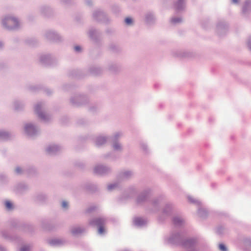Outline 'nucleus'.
<instances>
[{
	"instance_id": "obj_10",
	"label": "nucleus",
	"mask_w": 251,
	"mask_h": 251,
	"mask_svg": "<svg viewBox=\"0 0 251 251\" xmlns=\"http://www.w3.org/2000/svg\"><path fill=\"white\" fill-rule=\"evenodd\" d=\"M6 135L5 132H0V137Z\"/></svg>"
},
{
	"instance_id": "obj_7",
	"label": "nucleus",
	"mask_w": 251,
	"mask_h": 251,
	"mask_svg": "<svg viewBox=\"0 0 251 251\" xmlns=\"http://www.w3.org/2000/svg\"><path fill=\"white\" fill-rule=\"evenodd\" d=\"M15 171L17 174H20L22 172V170L19 167L17 168Z\"/></svg>"
},
{
	"instance_id": "obj_19",
	"label": "nucleus",
	"mask_w": 251,
	"mask_h": 251,
	"mask_svg": "<svg viewBox=\"0 0 251 251\" xmlns=\"http://www.w3.org/2000/svg\"><path fill=\"white\" fill-rule=\"evenodd\" d=\"M98 145H100V144H101V143H100V141H98Z\"/></svg>"
},
{
	"instance_id": "obj_15",
	"label": "nucleus",
	"mask_w": 251,
	"mask_h": 251,
	"mask_svg": "<svg viewBox=\"0 0 251 251\" xmlns=\"http://www.w3.org/2000/svg\"><path fill=\"white\" fill-rule=\"evenodd\" d=\"M79 232H80V229H79V230H78V231L77 230H76V231L73 230V233H78Z\"/></svg>"
},
{
	"instance_id": "obj_9",
	"label": "nucleus",
	"mask_w": 251,
	"mask_h": 251,
	"mask_svg": "<svg viewBox=\"0 0 251 251\" xmlns=\"http://www.w3.org/2000/svg\"><path fill=\"white\" fill-rule=\"evenodd\" d=\"M75 50L76 51H80V50H81V48H80V47H79V46H75Z\"/></svg>"
},
{
	"instance_id": "obj_13",
	"label": "nucleus",
	"mask_w": 251,
	"mask_h": 251,
	"mask_svg": "<svg viewBox=\"0 0 251 251\" xmlns=\"http://www.w3.org/2000/svg\"><path fill=\"white\" fill-rule=\"evenodd\" d=\"M114 185H110L108 186V189L109 190L112 189L114 187Z\"/></svg>"
},
{
	"instance_id": "obj_14",
	"label": "nucleus",
	"mask_w": 251,
	"mask_h": 251,
	"mask_svg": "<svg viewBox=\"0 0 251 251\" xmlns=\"http://www.w3.org/2000/svg\"><path fill=\"white\" fill-rule=\"evenodd\" d=\"M39 108V105H37L36 106V107H35L36 111L38 112Z\"/></svg>"
},
{
	"instance_id": "obj_8",
	"label": "nucleus",
	"mask_w": 251,
	"mask_h": 251,
	"mask_svg": "<svg viewBox=\"0 0 251 251\" xmlns=\"http://www.w3.org/2000/svg\"><path fill=\"white\" fill-rule=\"evenodd\" d=\"M68 206V203L66 201H63L62 202V207L64 208H66Z\"/></svg>"
},
{
	"instance_id": "obj_18",
	"label": "nucleus",
	"mask_w": 251,
	"mask_h": 251,
	"mask_svg": "<svg viewBox=\"0 0 251 251\" xmlns=\"http://www.w3.org/2000/svg\"><path fill=\"white\" fill-rule=\"evenodd\" d=\"M178 21H179V20H173L174 22H178Z\"/></svg>"
},
{
	"instance_id": "obj_3",
	"label": "nucleus",
	"mask_w": 251,
	"mask_h": 251,
	"mask_svg": "<svg viewBox=\"0 0 251 251\" xmlns=\"http://www.w3.org/2000/svg\"><path fill=\"white\" fill-rule=\"evenodd\" d=\"M25 129L26 132H28L30 130H33L34 127L31 124H28V125H26V126L25 127Z\"/></svg>"
},
{
	"instance_id": "obj_4",
	"label": "nucleus",
	"mask_w": 251,
	"mask_h": 251,
	"mask_svg": "<svg viewBox=\"0 0 251 251\" xmlns=\"http://www.w3.org/2000/svg\"><path fill=\"white\" fill-rule=\"evenodd\" d=\"M5 206L7 209H11L12 208V204L9 201H6L5 202Z\"/></svg>"
},
{
	"instance_id": "obj_21",
	"label": "nucleus",
	"mask_w": 251,
	"mask_h": 251,
	"mask_svg": "<svg viewBox=\"0 0 251 251\" xmlns=\"http://www.w3.org/2000/svg\"><path fill=\"white\" fill-rule=\"evenodd\" d=\"M179 2H181V0H179Z\"/></svg>"
},
{
	"instance_id": "obj_2",
	"label": "nucleus",
	"mask_w": 251,
	"mask_h": 251,
	"mask_svg": "<svg viewBox=\"0 0 251 251\" xmlns=\"http://www.w3.org/2000/svg\"><path fill=\"white\" fill-rule=\"evenodd\" d=\"M5 21H6L8 24H14L15 26H16L18 24V22L17 20L15 18H7L5 19L4 21H3V24L5 25Z\"/></svg>"
},
{
	"instance_id": "obj_11",
	"label": "nucleus",
	"mask_w": 251,
	"mask_h": 251,
	"mask_svg": "<svg viewBox=\"0 0 251 251\" xmlns=\"http://www.w3.org/2000/svg\"><path fill=\"white\" fill-rule=\"evenodd\" d=\"M43 114L42 113H38L39 117L41 118L44 119Z\"/></svg>"
},
{
	"instance_id": "obj_16",
	"label": "nucleus",
	"mask_w": 251,
	"mask_h": 251,
	"mask_svg": "<svg viewBox=\"0 0 251 251\" xmlns=\"http://www.w3.org/2000/svg\"><path fill=\"white\" fill-rule=\"evenodd\" d=\"M138 220H139V219H136L135 220V222L137 224H140L139 222H138Z\"/></svg>"
},
{
	"instance_id": "obj_5",
	"label": "nucleus",
	"mask_w": 251,
	"mask_h": 251,
	"mask_svg": "<svg viewBox=\"0 0 251 251\" xmlns=\"http://www.w3.org/2000/svg\"><path fill=\"white\" fill-rule=\"evenodd\" d=\"M219 247L220 250L222 251H226L227 250L226 246L223 244H220L219 246Z\"/></svg>"
},
{
	"instance_id": "obj_17",
	"label": "nucleus",
	"mask_w": 251,
	"mask_h": 251,
	"mask_svg": "<svg viewBox=\"0 0 251 251\" xmlns=\"http://www.w3.org/2000/svg\"><path fill=\"white\" fill-rule=\"evenodd\" d=\"M232 0L234 3H237L238 2V0Z\"/></svg>"
},
{
	"instance_id": "obj_1",
	"label": "nucleus",
	"mask_w": 251,
	"mask_h": 251,
	"mask_svg": "<svg viewBox=\"0 0 251 251\" xmlns=\"http://www.w3.org/2000/svg\"><path fill=\"white\" fill-rule=\"evenodd\" d=\"M104 224V220L101 218H97L90 223L91 225H96L99 226V233L102 234L104 232V228L103 226Z\"/></svg>"
},
{
	"instance_id": "obj_20",
	"label": "nucleus",
	"mask_w": 251,
	"mask_h": 251,
	"mask_svg": "<svg viewBox=\"0 0 251 251\" xmlns=\"http://www.w3.org/2000/svg\"><path fill=\"white\" fill-rule=\"evenodd\" d=\"M101 139L102 141H105V139H104V138H101Z\"/></svg>"
},
{
	"instance_id": "obj_12",
	"label": "nucleus",
	"mask_w": 251,
	"mask_h": 251,
	"mask_svg": "<svg viewBox=\"0 0 251 251\" xmlns=\"http://www.w3.org/2000/svg\"><path fill=\"white\" fill-rule=\"evenodd\" d=\"M27 250V249L26 248L23 247L21 249V251H26Z\"/></svg>"
},
{
	"instance_id": "obj_6",
	"label": "nucleus",
	"mask_w": 251,
	"mask_h": 251,
	"mask_svg": "<svg viewBox=\"0 0 251 251\" xmlns=\"http://www.w3.org/2000/svg\"><path fill=\"white\" fill-rule=\"evenodd\" d=\"M125 22L127 25H129L132 24V20L130 18L128 17L126 18Z\"/></svg>"
}]
</instances>
